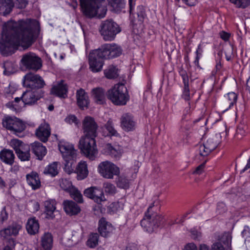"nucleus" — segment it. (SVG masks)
<instances>
[{
	"instance_id": "obj_1",
	"label": "nucleus",
	"mask_w": 250,
	"mask_h": 250,
	"mask_svg": "<svg viewBox=\"0 0 250 250\" xmlns=\"http://www.w3.org/2000/svg\"><path fill=\"white\" fill-rule=\"evenodd\" d=\"M20 29L22 34L18 38L10 36L3 32L0 40V52L2 55L8 56L15 53L19 46L24 49L28 48L34 42V37L29 25L21 22Z\"/></svg>"
},
{
	"instance_id": "obj_2",
	"label": "nucleus",
	"mask_w": 250,
	"mask_h": 250,
	"mask_svg": "<svg viewBox=\"0 0 250 250\" xmlns=\"http://www.w3.org/2000/svg\"><path fill=\"white\" fill-rule=\"evenodd\" d=\"M98 125L93 118L86 116L83 122L84 135L79 141V147L82 153L90 160H93L98 154L95 137L97 135Z\"/></svg>"
},
{
	"instance_id": "obj_3",
	"label": "nucleus",
	"mask_w": 250,
	"mask_h": 250,
	"mask_svg": "<svg viewBox=\"0 0 250 250\" xmlns=\"http://www.w3.org/2000/svg\"><path fill=\"white\" fill-rule=\"evenodd\" d=\"M160 208V201L158 199L154 200L149 206L141 221V225L145 231L151 233L163 226L165 219L157 213Z\"/></svg>"
},
{
	"instance_id": "obj_4",
	"label": "nucleus",
	"mask_w": 250,
	"mask_h": 250,
	"mask_svg": "<svg viewBox=\"0 0 250 250\" xmlns=\"http://www.w3.org/2000/svg\"><path fill=\"white\" fill-rule=\"evenodd\" d=\"M81 11L88 18H104L107 12L105 0H80Z\"/></svg>"
},
{
	"instance_id": "obj_5",
	"label": "nucleus",
	"mask_w": 250,
	"mask_h": 250,
	"mask_svg": "<svg viewBox=\"0 0 250 250\" xmlns=\"http://www.w3.org/2000/svg\"><path fill=\"white\" fill-rule=\"evenodd\" d=\"M107 97L114 104L125 105L129 100V96L125 85L122 83L116 84L113 87L108 90Z\"/></svg>"
},
{
	"instance_id": "obj_6",
	"label": "nucleus",
	"mask_w": 250,
	"mask_h": 250,
	"mask_svg": "<svg viewBox=\"0 0 250 250\" xmlns=\"http://www.w3.org/2000/svg\"><path fill=\"white\" fill-rule=\"evenodd\" d=\"M2 125L3 127L15 135L19 137H22L24 136L26 125L25 123L19 118L15 116H4L2 120Z\"/></svg>"
},
{
	"instance_id": "obj_7",
	"label": "nucleus",
	"mask_w": 250,
	"mask_h": 250,
	"mask_svg": "<svg viewBox=\"0 0 250 250\" xmlns=\"http://www.w3.org/2000/svg\"><path fill=\"white\" fill-rule=\"evenodd\" d=\"M58 147L65 162V169L70 173L72 170V166L76 158V150L72 144L65 141H60Z\"/></svg>"
},
{
	"instance_id": "obj_8",
	"label": "nucleus",
	"mask_w": 250,
	"mask_h": 250,
	"mask_svg": "<svg viewBox=\"0 0 250 250\" xmlns=\"http://www.w3.org/2000/svg\"><path fill=\"white\" fill-rule=\"evenodd\" d=\"M99 32L105 41H112L121 32L119 25L112 20L103 21L99 29Z\"/></svg>"
},
{
	"instance_id": "obj_9",
	"label": "nucleus",
	"mask_w": 250,
	"mask_h": 250,
	"mask_svg": "<svg viewBox=\"0 0 250 250\" xmlns=\"http://www.w3.org/2000/svg\"><path fill=\"white\" fill-rule=\"evenodd\" d=\"M20 63L21 67L35 72L40 70L42 66L41 58L33 52L23 54L20 61Z\"/></svg>"
},
{
	"instance_id": "obj_10",
	"label": "nucleus",
	"mask_w": 250,
	"mask_h": 250,
	"mask_svg": "<svg viewBox=\"0 0 250 250\" xmlns=\"http://www.w3.org/2000/svg\"><path fill=\"white\" fill-rule=\"evenodd\" d=\"M23 85L32 90H42L45 85V83L39 75L32 72L27 73L23 77Z\"/></svg>"
},
{
	"instance_id": "obj_11",
	"label": "nucleus",
	"mask_w": 250,
	"mask_h": 250,
	"mask_svg": "<svg viewBox=\"0 0 250 250\" xmlns=\"http://www.w3.org/2000/svg\"><path fill=\"white\" fill-rule=\"evenodd\" d=\"M100 57L104 59H111L119 56L122 53L121 47L115 43H105L95 49Z\"/></svg>"
},
{
	"instance_id": "obj_12",
	"label": "nucleus",
	"mask_w": 250,
	"mask_h": 250,
	"mask_svg": "<svg viewBox=\"0 0 250 250\" xmlns=\"http://www.w3.org/2000/svg\"><path fill=\"white\" fill-rule=\"evenodd\" d=\"M98 171L102 177L108 179H113L114 176H118L120 173L119 167L108 161L100 163Z\"/></svg>"
},
{
	"instance_id": "obj_13",
	"label": "nucleus",
	"mask_w": 250,
	"mask_h": 250,
	"mask_svg": "<svg viewBox=\"0 0 250 250\" xmlns=\"http://www.w3.org/2000/svg\"><path fill=\"white\" fill-rule=\"evenodd\" d=\"M21 22H25L27 23L28 25H29L30 28L32 29V32L33 33V37H34V41H35L36 39L37 38L36 36V29L34 26H33V24L31 23L30 22H27L24 21H20L19 23H17L14 21H8L7 22H5L3 25V30H6L8 31H14V34H10L9 33H7L9 34L10 36H13L15 37L16 38H18L19 37L21 36V35L22 34V32L20 29V24Z\"/></svg>"
},
{
	"instance_id": "obj_14",
	"label": "nucleus",
	"mask_w": 250,
	"mask_h": 250,
	"mask_svg": "<svg viewBox=\"0 0 250 250\" xmlns=\"http://www.w3.org/2000/svg\"><path fill=\"white\" fill-rule=\"evenodd\" d=\"M220 142L219 136L217 135L209 138L205 143L200 146V155L204 157L208 156L217 147Z\"/></svg>"
},
{
	"instance_id": "obj_15",
	"label": "nucleus",
	"mask_w": 250,
	"mask_h": 250,
	"mask_svg": "<svg viewBox=\"0 0 250 250\" xmlns=\"http://www.w3.org/2000/svg\"><path fill=\"white\" fill-rule=\"evenodd\" d=\"M43 94L44 91L42 90H27L22 94V102L24 105L34 104L43 96Z\"/></svg>"
},
{
	"instance_id": "obj_16",
	"label": "nucleus",
	"mask_w": 250,
	"mask_h": 250,
	"mask_svg": "<svg viewBox=\"0 0 250 250\" xmlns=\"http://www.w3.org/2000/svg\"><path fill=\"white\" fill-rule=\"evenodd\" d=\"M97 52L95 50H92L89 55V68L93 72L101 71L104 65L103 58L100 57Z\"/></svg>"
},
{
	"instance_id": "obj_17",
	"label": "nucleus",
	"mask_w": 250,
	"mask_h": 250,
	"mask_svg": "<svg viewBox=\"0 0 250 250\" xmlns=\"http://www.w3.org/2000/svg\"><path fill=\"white\" fill-rule=\"evenodd\" d=\"M136 122L132 114L124 113L120 118L121 127L125 131H133L136 127Z\"/></svg>"
},
{
	"instance_id": "obj_18",
	"label": "nucleus",
	"mask_w": 250,
	"mask_h": 250,
	"mask_svg": "<svg viewBox=\"0 0 250 250\" xmlns=\"http://www.w3.org/2000/svg\"><path fill=\"white\" fill-rule=\"evenodd\" d=\"M83 194L85 196L92 199L98 204H101L102 202L105 200L102 190L96 187H91L85 189Z\"/></svg>"
},
{
	"instance_id": "obj_19",
	"label": "nucleus",
	"mask_w": 250,
	"mask_h": 250,
	"mask_svg": "<svg viewBox=\"0 0 250 250\" xmlns=\"http://www.w3.org/2000/svg\"><path fill=\"white\" fill-rule=\"evenodd\" d=\"M67 85L63 80H61L56 84H54L50 91L51 94L61 98H65L67 97Z\"/></svg>"
},
{
	"instance_id": "obj_20",
	"label": "nucleus",
	"mask_w": 250,
	"mask_h": 250,
	"mask_svg": "<svg viewBox=\"0 0 250 250\" xmlns=\"http://www.w3.org/2000/svg\"><path fill=\"white\" fill-rule=\"evenodd\" d=\"M114 228L112 225L106 221L104 218H102L99 221L98 230L101 236L109 237L113 232Z\"/></svg>"
},
{
	"instance_id": "obj_21",
	"label": "nucleus",
	"mask_w": 250,
	"mask_h": 250,
	"mask_svg": "<svg viewBox=\"0 0 250 250\" xmlns=\"http://www.w3.org/2000/svg\"><path fill=\"white\" fill-rule=\"evenodd\" d=\"M50 134L49 125L45 123L41 124L36 130V135L38 138L44 143L48 141Z\"/></svg>"
},
{
	"instance_id": "obj_22",
	"label": "nucleus",
	"mask_w": 250,
	"mask_h": 250,
	"mask_svg": "<svg viewBox=\"0 0 250 250\" xmlns=\"http://www.w3.org/2000/svg\"><path fill=\"white\" fill-rule=\"evenodd\" d=\"M105 90L102 87H96L91 90V97L94 102L99 104H103L106 102Z\"/></svg>"
},
{
	"instance_id": "obj_23",
	"label": "nucleus",
	"mask_w": 250,
	"mask_h": 250,
	"mask_svg": "<svg viewBox=\"0 0 250 250\" xmlns=\"http://www.w3.org/2000/svg\"><path fill=\"white\" fill-rule=\"evenodd\" d=\"M77 102L78 106L81 109L87 108L89 104V100L88 95L85 91L81 88L76 92Z\"/></svg>"
},
{
	"instance_id": "obj_24",
	"label": "nucleus",
	"mask_w": 250,
	"mask_h": 250,
	"mask_svg": "<svg viewBox=\"0 0 250 250\" xmlns=\"http://www.w3.org/2000/svg\"><path fill=\"white\" fill-rule=\"evenodd\" d=\"M32 150L39 160H42L47 153L45 146L38 142H35L31 144Z\"/></svg>"
},
{
	"instance_id": "obj_25",
	"label": "nucleus",
	"mask_w": 250,
	"mask_h": 250,
	"mask_svg": "<svg viewBox=\"0 0 250 250\" xmlns=\"http://www.w3.org/2000/svg\"><path fill=\"white\" fill-rule=\"evenodd\" d=\"M63 208L66 214L71 216L77 215L81 211L80 207L72 201H64Z\"/></svg>"
},
{
	"instance_id": "obj_26",
	"label": "nucleus",
	"mask_w": 250,
	"mask_h": 250,
	"mask_svg": "<svg viewBox=\"0 0 250 250\" xmlns=\"http://www.w3.org/2000/svg\"><path fill=\"white\" fill-rule=\"evenodd\" d=\"M28 184L34 190L37 189L41 187V183L38 173L32 171L26 176Z\"/></svg>"
},
{
	"instance_id": "obj_27",
	"label": "nucleus",
	"mask_w": 250,
	"mask_h": 250,
	"mask_svg": "<svg viewBox=\"0 0 250 250\" xmlns=\"http://www.w3.org/2000/svg\"><path fill=\"white\" fill-rule=\"evenodd\" d=\"M15 157L12 150L4 148L0 152V159L4 163L12 166Z\"/></svg>"
},
{
	"instance_id": "obj_28",
	"label": "nucleus",
	"mask_w": 250,
	"mask_h": 250,
	"mask_svg": "<svg viewBox=\"0 0 250 250\" xmlns=\"http://www.w3.org/2000/svg\"><path fill=\"white\" fill-rule=\"evenodd\" d=\"M21 229V226L20 225L13 224L1 230L0 231V234L1 236L4 238H8L12 236H15L18 234Z\"/></svg>"
},
{
	"instance_id": "obj_29",
	"label": "nucleus",
	"mask_w": 250,
	"mask_h": 250,
	"mask_svg": "<svg viewBox=\"0 0 250 250\" xmlns=\"http://www.w3.org/2000/svg\"><path fill=\"white\" fill-rule=\"evenodd\" d=\"M53 238L51 233L45 232L41 237V246L43 250H51Z\"/></svg>"
},
{
	"instance_id": "obj_30",
	"label": "nucleus",
	"mask_w": 250,
	"mask_h": 250,
	"mask_svg": "<svg viewBox=\"0 0 250 250\" xmlns=\"http://www.w3.org/2000/svg\"><path fill=\"white\" fill-rule=\"evenodd\" d=\"M14 5L13 0H0V14L3 16L9 14Z\"/></svg>"
},
{
	"instance_id": "obj_31",
	"label": "nucleus",
	"mask_w": 250,
	"mask_h": 250,
	"mask_svg": "<svg viewBox=\"0 0 250 250\" xmlns=\"http://www.w3.org/2000/svg\"><path fill=\"white\" fill-rule=\"evenodd\" d=\"M26 229L28 233L31 235H34L38 232L39 224L35 217L28 219L26 223Z\"/></svg>"
},
{
	"instance_id": "obj_32",
	"label": "nucleus",
	"mask_w": 250,
	"mask_h": 250,
	"mask_svg": "<svg viewBox=\"0 0 250 250\" xmlns=\"http://www.w3.org/2000/svg\"><path fill=\"white\" fill-rule=\"evenodd\" d=\"M77 179L82 180L87 177L88 174L87 166L85 162H81L76 168Z\"/></svg>"
},
{
	"instance_id": "obj_33",
	"label": "nucleus",
	"mask_w": 250,
	"mask_h": 250,
	"mask_svg": "<svg viewBox=\"0 0 250 250\" xmlns=\"http://www.w3.org/2000/svg\"><path fill=\"white\" fill-rule=\"evenodd\" d=\"M134 6H135V5ZM129 7L130 8L129 6ZM129 11L130 17L133 16L135 14L137 15V21L139 24H142L146 16L145 8L143 5H138L137 7L136 10L135 9V7H134V9L132 13H130V10Z\"/></svg>"
},
{
	"instance_id": "obj_34",
	"label": "nucleus",
	"mask_w": 250,
	"mask_h": 250,
	"mask_svg": "<svg viewBox=\"0 0 250 250\" xmlns=\"http://www.w3.org/2000/svg\"><path fill=\"white\" fill-rule=\"evenodd\" d=\"M108 4L115 12H121L125 7V0H107Z\"/></svg>"
},
{
	"instance_id": "obj_35",
	"label": "nucleus",
	"mask_w": 250,
	"mask_h": 250,
	"mask_svg": "<svg viewBox=\"0 0 250 250\" xmlns=\"http://www.w3.org/2000/svg\"><path fill=\"white\" fill-rule=\"evenodd\" d=\"M56 201L55 200H48L44 202L45 212L48 218H53V213L56 209Z\"/></svg>"
},
{
	"instance_id": "obj_36",
	"label": "nucleus",
	"mask_w": 250,
	"mask_h": 250,
	"mask_svg": "<svg viewBox=\"0 0 250 250\" xmlns=\"http://www.w3.org/2000/svg\"><path fill=\"white\" fill-rule=\"evenodd\" d=\"M57 162H53L47 166L44 169L43 173L45 174H48L52 177H54L59 173Z\"/></svg>"
},
{
	"instance_id": "obj_37",
	"label": "nucleus",
	"mask_w": 250,
	"mask_h": 250,
	"mask_svg": "<svg viewBox=\"0 0 250 250\" xmlns=\"http://www.w3.org/2000/svg\"><path fill=\"white\" fill-rule=\"evenodd\" d=\"M16 153L19 159L21 161H29L30 160V147L28 146H25V147Z\"/></svg>"
},
{
	"instance_id": "obj_38",
	"label": "nucleus",
	"mask_w": 250,
	"mask_h": 250,
	"mask_svg": "<svg viewBox=\"0 0 250 250\" xmlns=\"http://www.w3.org/2000/svg\"><path fill=\"white\" fill-rule=\"evenodd\" d=\"M226 98V102L228 104V107L226 108V110H228L232 107L236 103L237 100V94L233 92H229L227 94V96H225Z\"/></svg>"
},
{
	"instance_id": "obj_39",
	"label": "nucleus",
	"mask_w": 250,
	"mask_h": 250,
	"mask_svg": "<svg viewBox=\"0 0 250 250\" xmlns=\"http://www.w3.org/2000/svg\"><path fill=\"white\" fill-rule=\"evenodd\" d=\"M117 70V69L115 66L110 65L104 70V74L107 79H115L118 76Z\"/></svg>"
},
{
	"instance_id": "obj_40",
	"label": "nucleus",
	"mask_w": 250,
	"mask_h": 250,
	"mask_svg": "<svg viewBox=\"0 0 250 250\" xmlns=\"http://www.w3.org/2000/svg\"><path fill=\"white\" fill-rule=\"evenodd\" d=\"M69 192L71 198L75 201L79 203L83 202V195L77 188L75 187H72Z\"/></svg>"
},
{
	"instance_id": "obj_41",
	"label": "nucleus",
	"mask_w": 250,
	"mask_h": 250,
	"mask_svg": "<svg viewBox=\"0 0 250 250\" xmlns=\"http://www.w3.org/2000/svg\"><path fill=\"white\" fill-rule=\"evenodd\" d=\"M10 146L14 149L15 152L17 153L28 145L24 144L21 140L13 139L10 141Z\"/></svg>"
},
{
	"instance_id": "obj_42",
	"label": "nucleus",
	"mask_w": 250,
	"mask_h": 250,
	"mask_svg": "<svg viewBox=\"0 0 250 250\" xmlns=\"http://www.w3.org/2000/svg\"><path fill=\"white\" fill-rule=\"evenodd\" d=\"M106 149L108 151L110 155L116 159H119L122 155V151L119 148H115L113 147L110 144H107L106 146Z\"/></svg>"
},
{
	"instance_id": "obj_43",
	"label": "nucleus",
	"mask_w": 250,
	"mask_h": 250,
	"mask_svg": "<svg viewBox=\"0 0 250 250\" xmlns=\"http://www.w3.org/2000/svg\"><path fill=\"white\" fill-rule=\"evenodd\" d=\"M21 100V97H16L14 101L9 102L6 104V106L10 109L16 112L21 109V106L19 104V103Z\"/></svg>"
},
{
	"instance_id": "obj_44",
	"label": "nucleus",
	"mask_w": 250,
	"mask_h": 250,
	"mask_svg": "<svg viewBox=\"0 0 250 250\" xmlns=\"http://www.w3.org/2000/svg\"><path fill=\"white\" fill-rule=\"evenodd\" d=\"M98 240L99 234L97 233H92L87 241V245L89 247L94 248L98 245Z\"/></svg>"
},
{
	"instance_id": "obj_45",
	"label": "nucleus",
	"mask_w": 250,
	"mask_h": 250,
	"mask_svg": "<svg viewBox=\"0 0 250 250\" xmlns=\"http://www.w3.org/2000/svg\"><path fill=\"white\" fill-rule=\"evenodd\" d=\"M116 181L117 185L118 187L122 188H127L129 187L128 180L124 176L119 175L118 176Z\"/></svg>"
},
{
	"instance_id": "obj_46",
	"label": "nucleus",
	"mask_w": 250,
	"mask_h": 250,
	"mask_svg": "<svg viewBox=\"0 0 250 250\" xmlns=\"http://www.w3.org/2000/svg\"><path fill=\"white\" fill-rule=\"evenodd\" d=\"M104 127L108 132L109 135L114 136H118L119 133L115 130L113 126V123L111 119L108 120L107 123L104 125Z\"/></svg>"
},
{
	"instance_id": "obj_47",
	"label": "nucleus",
	"mask_w": 250,
	"mask_h": 250,
	"mask_svg": "<svg viewBox=\"0 0 250 250\" xmlns=\"http://www.w3.org/2000/svg\"><path fill=\"white\" fill-rule=\"evenodd\" d=\"M203 52V43H200L195 51L196 57L194 61V64L197 67H199V60L202 56Z\"/></svg>"
},
{
	"instance_id": "obj_48",
	"label": "nucleus",
	"mask_w": 250,
	"mask_h": 250,
	"mask_svg": "<svg viewBox=\"0 0 250 250\" xmlns=\"http://www.w3.org/2000/svg\"><path fill=\"white\" fill-rule=\"evenodd\" d=\"M103 188L105 193L106 194L113 195L116 192V188L115 186L110 183L106 182L104 183Z\"/></svg>"
},
{
	"instance_id": "obj_49",
	"label": "nucleus",
	"mask_w": 250,
	"mask_h": 250,
	"mask_svg": "<svg viewBox=\"0 0 250 250\" xmlns=\"http://www.w3.org/2000/svg\"><path fill=\"white\" fill-rule=\"evenodd\" d=\"M182 97L186 101L190 102L192 96L190 95L189 88V83L184 84V88L182 94Z\"/></svg>"
},
{
	"instance_id": "obj_50",
	"label": "nucleus",
	"mask_w": 250,
	"mask_h": 250,
	"mask_svg": "<svg viewBox=\"0 0 250 250\" xmlns=\"http://www.w3.org/2000/svg\"><path fill=\"white\" fill-rule=\"evenodd\" d=\"M247 128V126L243 125L240 124L239 125L237 126V128L236 129V137L238 139H241L242 138V137L245 135V130Z\"/></svg>"
},
{
	"instance_id": "obj_51",
	"label": "nucleus",
	"mask_w": 250,
	"mask_h": 250,
	"mask_svg": "<svg viewBox=\"0 0 250 250\" xmlns=\"http://www.w3.org/2000/svg\"><path fill=\"white\" fill-rule=\"evenodd\" d=\"M60 185L61 187L64 189V190H68L70 191V188L72 186L71 182L67 179L62 178L60 181Z\"/></svg>"
},
{
	"instance_id": "obj_52",
	"label": "nucleus",
	"mask_w": 250,
	"mask_h": 250,
	"mask_svg": "<svg viewBox=\"0 0 250 250\" xmlns=\"http://www.w3.org/2000/svg\"><path fill=\"white\" fill-rule=\"evenodd\" d=\"M230 1L238 7L245 8L250 3V0H229Z\"/></svg>"
},
{
	"instance_id": "obj_53",
	"label": "nucleus",
	"mask_w": 250,
	"mask_h": 250,
	"mask_svg": "<svg viewBox=\"0 0 250 250\" xmlns=\"http://www.w3.org/2000/svg\"><path fill=\"white\" fill-rule=\"evenodd\" d=\"M66 123L71 124L72 123L75 124L77 126H79L80 122L77 119V117L73 115H70L68 116L65 119Z\"/></svg>"
},
{
	"instance_id": "obj_54",
	"label": "nucleus",
	"mask_w": 250,
	"mask_h": 250,
	"mask_svg": "<svg viewBox=\"0 0 250 250\" xmlns=\"http://www.w3.org/2000/svg\"><path fill=\"white\" fill-rule=\"evenodd\" d=\"M16 242L13 239H10L7 242V244L3 248V250H15Z\"/></svg>"
},
{
	"instance_id": "obj_55",
	"label": "nucleus",
	"mask_w": 250,
	"mask_h": 250,
	"mask_svg": "<svg viewBox=\"0 0 250 250\" xmlns=\"http://www.w3.org/2000/svg\"><path fill=\"white\" fill-rule=\"evenodd\" d=\"M8 215L5 208L2 209L0 214V225L2 224L8 219Z\"/></svg>"
},
{
	"instance_id": "obj_56",
	"label": "nucleus",
	"mask_w": 250,
	"mask_h": 250,
	"mask_svg": "<svg viewBox=\"0 0 250 250\" xmlns=\"http://www.w3.org/2000/svg\"><path fill=\"white\" fill-rule=\"evenodd\" d=\"M17 7L19 9L24 8L28 4L27 0H17L16 2Z\"/></svg>"
},
{
	"instance_id": "obj_57",
	"label": "nucleus",
	"mask_w": 250,
	"mask_h": 250,
	"mask_svg": "<svg viewBox=\"0 0 250 250\" xmlns=\"http://www.w3.org/2000/svg\"><path fill=\"white\" fill-rule=\"evenodd\" d=\"M180 75L181 76L184 84L188 83V77L187 72L185 70H182L180 71Z\"/></svg>"
},
{
	"instance_id": "obj_58",
	"label": "nucleus",
	"mask_w": 250,
	"mask_h": 250,
	"mask_svg": "<svg viewBox=\"0 0 250 250\" xmlns=\"http://www.w3.org/2000/svg\"><path fill=\"white\" fill-rule=\"evenodd\" d=\"M221 242L225 245L229 246L231 242V237L228 234L224 235L221 239Z\"/></svg>"
},
{
	"instance_id": "obj_59",
	"label": "nucleus",
	"mask_w": 250,
	"mask_h": 250,
	"mask_svg": "<svg viewBox=\"0 0 250 250\" xmlns=\"http://www.w3.org/2000/svg\"><path fill=\"white\" fill-rule=\"evenodd\" d=\"M212 250H225L220 242L214 243L212 246Z\"/></svg>"
},
{
	"instance_id": "obj_60",
	"label": "nucleus",
	"mask_w": 250,
	"mask_h": 250,
	"mask_svg": "<svg viewBox=\"0 0 250 250\" xmlns=\"http://www.w3.org/2000/svg\"><path fill=\"white\" fill-rule=\"evenodd\" d=\"M188 106H187L185 109V112L187 114H189L191 112V110L194 109L195 104L193 102H188Z\"/></svg>"
},
{
	"instance_id": "obj_61",
	"label": "nucleus",
	"mask_w": 250,
	"mask_h": 250,
	"mask_svg": "<svg viewBox=\"0 0 250 250\" xmlns=\"http://www.w3.org/2000/svg\"><path fill=\"white\" fill-rule=\"evenodd\" d=\"M205 167V164H202L198 166L195 170L193 171V173L194 174H200L204 171Z\"/></svg>"
},
{
	"instance_id": "obj_62",
	"label": "nucleus",
	"mask_w": 250,
	"mask_h": 250,
	"mask_svg": "<svg viewBox=\"0 0 250 250\" xmlns=\"http://www.w3.org/2000/svg\"><path fill=\"white\" fill-rule=\"evenodd\" d=\"M183 250H197V248L194 243H190L185 246Z\"/></svg>"
},
{
	"instance_id": "obj_63",
	"label": "nucleus",
	"mask_w": 250,
	"mask_h": 250,
	"mask_svg": "<svg viewBox=\"0 0 250 250\" xmlns=\"http://www.w3.org/2000/svg\"><path fill=\"white\" fill-rule=\"evenodd\" d=\"M220 37L221 38V39L222 40H224L225 41H227L229 40V37H230L229 34L225 31H222L221 32H220Z\"/></svg>"
},
{
	"instance_id": "obj_64",
	"label": "nucleus",
	"mask_w": 250,
	"mask_h": 250,
	"mask_svg": "<svg viewBox=\"0 0 250 250\" xmlns=\"http://www.w3.org/2000/svg\"><path fill=\"white\" fill-rule=\"evenodd\" d=\"M125 250H138V249L136 244L132 243L128 244Z\"/></svg>"
}]
</instances>
